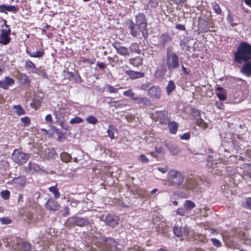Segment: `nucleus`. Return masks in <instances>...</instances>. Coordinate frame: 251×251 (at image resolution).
<instances>
[{
	"label": "nucleus",
	"mask_w": 251,
	"mask_h": 251,
	"mask_svg": "<svg viewBox=\"0 0 251 251\" xmlns=\"http://www.w3.org/2000/svg\"><path fill=\"white\" fill-rule=\"evenodd\" d=\"M90 251H117V244L112 238L104 239L99 236L93 240Z\"/></svg>",
	"instance_id": "f257e3e1"
},
{
	"label": "nucleus",
	"mask_w": 251,
	"mask_h": 251,
	"mask_svg": "<svg viewBox=\"0 0 251 251\" xmlns=\"http://www.w3.org/2000/svg\"><path fill=\"white\" fill-rule=\"evenodd\" d=\"M234 57L238 63L251 59V45L245 42L241 43L234 53Z\"/></svg>",
	"instance_id": "f03ea898"
},
{
	"label": "nucleus",
	"mask_w": 251,
	"mask_h": 251,
	"mask_svg": "<svg viewBox=\"0 0 251 251\" xmlns=\"http://www.w3.org/2000/svg\"><path fill=\"white\" fill-rule=\"evenodd\" d=\"M164 62L170 71L178 68L179 66L178 56L175 53L169 51L167 52V54Z\"/></svg>",
	"instance_id": "7ed1b4c3"
},
{
	"label": "nucleus",
	"mask_w": 251,
	"mask_h": 251,
	"mask_svg": "<svg viewBox=\"0 0 251 251\" xmlns=\"http://www.w3.org/2000/svg\"><path fill=\"white\" fill-rule=\"evenodd\" d=\"M29 157L28 154L23 152L18 149L15 150L12 155V160L20 165L25 163L29 159Z\"/></svg>",
	"instance_id": "20e7f679"
},
{
	"label": "nucleus",
	"mask_w": 251,
	"mask_h": 251,
	"mask_svg": "<svg viewBox=\"0 0 251 251\" xmlns=\"http://www.w3.org/2000/svg\"><path fill=\"white\" fill-rule=\"evenodd\" d=\"M131 33L134 36H136L141 31L143 36L146 33V23L143 21L139 22L137 20V24L130 26Z\"/></svg>",
	"instance_id": "39448f33"
},
{
	"label": "nucleus",
	"mask_w": 251,
	"mask_h": 251,
	"mask_svg": "<svg viewBox=\"0 0 251 251\" xmlns=\"http://www.w3.org/2000/svg\"><path fill=\"white\" fill-rule=\"evenodd\" d=\"M174 233L178 237H188L189 235L190 229L186 225H176L173 229Z\"/></svg>",
	"instance_id": "423d86ee"
},
{
	"label": "nucleus",
	"mask_w": 251,
	"mask_h": 251,
	"mask_svg": "<svg viewBox=\"0 0 251 251\" xmlns=\"http://www.w3.org/2000/svg\"><path fill=\"white\" fill-rule=\"evenodd\" d=\"M169 178L173 185H179L182 184L183 178L181 174L175 170H171L169 173Z\"/></svg>",
	"instance_id": "0eeeda50"
},
{
	"label": "nucleus",
	"mask_w": 251,
	"mask_h": 251,
	"mask_svg": "<svg viewBox=\"0 0 251 251\" xmlns=\"http://www.w3.org/2000/svg\"><path fill=\"white\" fill-rule=\"evenodd\" d=\"M5 25L7 27V29H1V33L0 34V43L4 45L8 44L10 41V38L9 37L10 29L8 28V25L6 24Z\"/></svg>",
	"instance_id": "6e6552de"
},
{
	"label": "nucleus",
	"mask_w": 251,
	"mask_h": 251,
	"mask_svg": "<svg viewBox=\"0 0 251 251\" xmlns=\"http://www.w3.org/2000/svg\"><path fill=\"white\" fill-rule=\"evenodd\" d=\"M148 94L151 98L158 100L161 98V91L159 87L153 86L149 89Z\"/></svg>",
	"instance_id": "1a4fd4ad"
},
{
	"label": "nucleus",
	"mask_w": 251,
	"mask_h": 251,
	"mask_svg": "<svg viewBox=\"0 0 251 251\" xmlns=\"http://www.w3.org/2000/svg\"><path fill=\"white\" fill-rule=\"evenodd\" d=\"M152 116L154 119L159 120L161 124H166L168 121V113L165 111H157Z\"/></svg>",
	"instance_id": "9d476101"
},
{
	"label": "nucleus",
	"mask_w": 251,
	"mask_h": 251,
	"mask_svg": "<svg viewBox=\"0 0 251 251\" xmlns=\"http://www.w3.org/2000/svg\"><path fill=\"white\" fill-rule=\"evenodd\" d=\"M68 222L73 225H75L79 226H84L88 223L86 219L78 217L70 218Z\"/></svg>",
	"instance_id": "9b49d317"
},
{
	"label": "nucleus",
	"mask_w": 251,
	"mask_h": 251,
	"mask_svg": "<svg viewBox=\"0 0 251 251\" xmlns=\"http://www.w3.org/2000/svg\"><path fill=\"white\" fill-rule=\"evenodd\" d=\"M25 170L27 173L33 174L39 172L41 168L38 164L29 162L28 166L25 167Z\"/></svg>",
	"instance_id": "f8f14e48"
},
{
	"label": "nucleus",
	"mask_w": 251,
	"mask_h": 251,
	"mask_svg": "<svg viewBox=\"0 0 251 251\" xmlns=\"http://www.w3.org/2000/svg\"><path fill=\"white\" fill-rule=\"evenodd\" d=\"M104 221L106 225L111 227L116 226L118 223V218L116 216L111 214H108L106 216Z\"/></svg>",
	"instance_id": "ddd939ff"
},
{
	"label": "nucleus",
	"mask_w": 251,
	"mask_h": 251,
	"mask_svg": "<svg viewBox=\"0 0 251 251\" xmlns=\"http://www.w3.org/2000/svg\"><path fill=\"white\" fill-rule=\"evenodd\" d=\"M14 82L13 78L6 76L3 80L0 81V87L4 89H7L9 86L13 85Z\"/></svg>",
	"instance_id": "4468645a"
},
{
	"label": "nucleus",
	"mask_w": 251,
	"mask_h": 251,
	"mask_svg": "<svg viewBox=\"0 0 251 251\" xmlns=\"http://www.w3.org/2000/svg\"><path fill=\"white\" fill-rule=\"evenodd\" d=\"M46 207L50 211H55L60 207V205L55 201L50 199L46 203Z\"/></svg>",
	"instance_id": "2eb2a0df"
},
{
	"label": "nucleus",
	"mask_w": 251,
	"mask_h": 251,
	"mask_svg": "<svg viewBox=\"0 0 251 251\" xmlns=\"http://www.w3.org/2000/svg\"><path fill=\"white\" fill-rule=\"evenodd\" d=\"M26 182V178L25 176L15 177L12 180V183L16 187L24 186Z\"/></svg>",
	"instance_id": "dca6fc26"
},
{
	"label": "nucleus",
	"mask_w": 251,
	"mask_h": 251,
	"mask_svg": "<svg viewBox=\"0 0 251 251\" xmlns=\"http://www.w3.org/2000/svg\"><path fill=\"white\" fill-rule=\"evenodd\" d=\"M127 74L131 79H136L143 77L145 74L141 72H135L132 70H127L126 71Z\"/></svg>",
	"instance_id": "f3484780"
},
{
	"label": "nucleus",
	"mask_w": 251,
	"mask_h": 251,
	"mask_svg": "<svg viewBox=\"0 0 251 251\" xmlns=\"http://www.w3.org/2000/svg\"><path fill=\"white\" fill-rule=\"evenodd\" d=\"M241 72L248 77L251 76V61L247 62L244 64Z\"/></svg>",
	"instance_id": "a211bd4d"
},
{
	"label": "nucleus",
	"mask_w": 251,
	"mask_h": 251,
	"mask_svg": "<svg viewBox=\"0 0 251 251\" xmlns=\"http://www.w3.org/2000/svg\"><path fill=\"white\" fill-rule=\"evenodd\" d=\"M114 48L118 53L123 56L129 55L131 52L130 49L124 47H117L116 46H114Z\"/></svg>",
	"instance_id": "6ab92c4d"
},
{
	"label": "nucleus",
	"mask_w": 251,
	"mask_h": 251,
	"mask_svg": "<svg viewBox=\"0 0 251 251\" xmlns=\"http://www.w3.org/2000/svg\"><path fill=\"white\" fill-rule=\"evenodd\" d=\"M17 8L13 5H0V12L7 13L6 11L12 12H16Z\"/></svg>",
	"instance_id": "aec40b11"
},
{
	"label": "nucleus",
	"mask_w": 251,
	"mask_h": 251,
	"mask_svg": "<svg viewBox=\"0 0 251 251\" xmlns=\"http://www.w3.org/2000/svg\"><path fill=\"white\" fill-rule=\"evenodd\" d=\"M20 80L23 85L27 87L30 86V80L26 74H21L20 75Z\"/></svg>",
	"instance_id": "412c9836"
},
{
	"label": "nucleus",
	"mask_w": 251,
	"mask_h": 251,
	"mask_svg": "<svg viewBox=\"0 0 251 251\" xmlns=\"http://www.w3.org/2000/svg\"><path fill=\"white\" fill-rule=\"evenodd\" d=\"M167 147L170 153L173 155H177L180 152V149L175 144H168Z\"/></svg>",
	"instance_id": "4be33fe9"
},
{
	"label": "nucleus",
	"mask_w": 251,
	"mask_h": 251,
	"mask_svg": "<svg viewBox=\"0 0 251 251\" xmlns=\"http://www.w3.org/2000/svg\"><path fill=\"white\" fill-rule=\"evenodd\" d=\"M132 100L135 101H137V103L139 104L141 103L145 105H150L151 104L150 100L146 97H143L141 98L137 97L132 98Z\"/></svg>",
	"instance_id": "5701e85b"
},
{
	"label": "nucleus",
	"mask_w": 251,
	"mask_h": 251,
	"mask_svg": "<svg viewBox=\"0 0 251 251\" xmlns=\"http://www.w3.org/2000/svg\"><path fill=\"white\" fill-rule=\"evenodd\" d=\"M142 59L138 57L129 60L130 63L135 67H138L142 64Z\"/></svg>",
	"instance_id": "b1692460"
},
{
	"label": "nucleus",
	"mask_w": 251,
	"mask_h": 251,
	"mask_svg": "<svg viewBox=\"0 0 251 251\" xmlns=\"http://www.w3.org/2000/svg\"><path fill=\"white\" fill-rule=\"evenodd\" d=\"M170 132L172 134H175L177 130L178 124L175 122H171L168 124Z\"/></svg>",
	"instance_id": "393cba45"
},
{
	"label": "nucleus",
	"mask_w": 251,
	"mask_h": 251,
	"mask_svg": "<svg viewBox=\"0 0 251 251\" xmlns=\"http://www.w3.org/2000/svg\"><path fill=\"white\" fill-rule=\"evenodd\" d=\"M207 165L209 167L212 169L213 173L216 174L219 176L221 175V173L220 172V171H219L218 169L215 170L216 168H218V167H217V163L216 162V161H214L213 162L208 161L207 163Z\"/></svg>",
	"instance_id": "a878e982"
},
{
	"label": "nucleus",
	"mask_w": 251,
	"mask_h": 251,
	"mask_svg": "<svg viewBox=\"0 0 251 251\" xmlns=\"http://www.w3.org/2000/svg\"><path fill=\"white\" fill-rule=\"evenodd\" d=\"M197 185V182L195 179L189 178L187 180L186 187L188 189H193Z\"/></svg>",
	"instance_id": "bb28decb"
},
{
	"label": "nucleus",
	"mask_w": 251,
	"mask_h": 251,
	"mask_svg": "<svg viewBox=\"0 0 251 251\" xmlns=\"http://www.w3.org/2000/svg\"><path fill=\"white\" fill-rule=\"evenodd\" d=\"M184 206L186 211L189 212L191 211L193 208H194L195 204L193 201L187 200L184 203Z\"/></svg>",
	"instance_id": "cd10ccee"
},
{
	"label": "nucleus",
	"mask_w": 251,
	"mask_h": 251,
	"mask_svg": "<svg viewBox=\"0 0 251 251\" xmlns=\"http://www.w3.org/2000/svg\"><path fill=\"white\" fill-rule=\"evenodd\" d=\"M60 156L62 161L66 163L70 162L72 159L71 156L65 152L61 153Z\"/></svg>",
	"instance_id": "c85d7f7f"
},
{
	"label": "nucleus",
	"mask_w": 251,
	"mask_h": 251,
	"mask_svg": "<svg viewBox=\"0 0 251 251\" xmlns=\"http://www.w3.org/2000/svg\"><path fill=\"white\" fill-rule=\"evenodd\" d=\"M175 87L176 86L174 82L173 81L170 80L166 87V90L168 95H170L175 89Z\"/></svg>",
	"instance_id": "c756f323"
},
{
	"label": "nucleus",
	"mask_w": 251,
	"mask_h": 251,
	"mask_svg": "<svg viewBox=\"0 0 251 251\" xmlns=\"http://www.w3.org/2000/svg\"><path fill=\"white\" fill-rule=\"evenodd\" d=\"M21 249L24 251H28L31 249L30 244L27 242H23L20 244Z\"/></svg>",
	"instance_id": "7c9ffc66"
},
{
	"label": "nucleus",
	"mask_w": 251,
	"mask_h": 251,
	"mask_svg": "<svg viewBox=\"0 0 251 251\" xmlns=\"http://www.w3.org/2000/svg\"><path fill=\"white\" fill-rule=\"evenodd\" d=\"M14 108L17 115L20 116L25 114V110L20 105H14Z\"/></svg>",
	"instance_id": "2f4dec72"
},
{
	"label": "nucleus",
	"mask_w": 251,
	"mask_h": 251,
	"mask_svg": "<svg viewBox=\"0 0 251 251\" xmlns=\"http://www.w3.org/2000/svg\"><path fill=\"white\" fill-rule=\"evenodd\" d=\"M49 190L53 193L55 198H58L60 197V194L56 188V186L50 187L49 188Z\"/></svg>",
	"instance_id": "473e14b6"
},
{
	"label": "nucleus",
	"mask_w": 251,
	"mask_h": 251,
	"mask_svg": "<svg viewBox=\"0 0 251 251\" xmlns=\"http://www.w3.org/2000/svg\"><path fill=\"white\" fill-rule=\"evenodd\" d=\"M25 66L27 69H31L32 70H35L37 68L35 64L30 60H26L25 61Z\"/></svg>",
	"instance_id": "72a5a7b5"
},
{
	"label": "nucleus",
	"mask_w": 251,
	"mask_h": 251,
	"mask_svg": "<svg viewBox=\"0 0 251 251\" xmlns=\"http://www.w3.org/2000/svg\"><path fill=\"white\" fill-rule=\"evenodd\" d=\"M88 123L95 125L98 122V119L94 116H90L86 119Z\"/></svg>",
	"instance_id": "f704fd0d"
},
{
	"label": "nucleus",
	"mask_w": 251,
	"mask_h": 251,
	"mask_svg": "<svg viewBox=\"0 0 251 251\" xmlns=\"http://www.w3.org/2000/svg\"><path fill=\"white\" fill-rule=\"evenodd\" d=\"M109 128L107 131L108 136L111 139H114V131H116V129L114 128H112L110 126H109Z\"/></svg>",
	"instance_id": "c9c22d12"
},
{
	"label": "nucleus",
	"mask_w": 251,
	"mask_h": 251,
	"mask_svg": "<svg viewBox=\"0 0 251 251\" xmlns=\"http://www.w3.org/2000/svg\"><path fill=\"white\" fill-rule=\"evenodd\" d=\"M244 175L251 177V164L247 165L244 171Z\"/></svg>",
	"instance_id": "e433bc0d"
},
{
	"label": "nucleus",
	"mask_w": 251,
	"mask_h": 251,
	"mask_svg": "<svg viewBox=\"0 0 251 251\" xmlns=\"http://www.w3.org/2000/svg\"><path fill=\"white\" fill-rule=\"evenodd\" d=\"M31 71L33 73H36L45 78H47V75L44 71L39 70L37 68L35 70H32Z\"/></svg>",
	"instance_id": "4c0bfd02"
},
{
	"label": "nucleus",
	"mask_w": 251,
	"mask_h": 251,
	"mask_svg": "<svg viewBox=\"0 0 251 251\" xmlns=\"http://www.w3.org/2000/svg\"><path fill=\"white\" fill-rule=\"evenodd\" d=\"M28 53L31 57H40L42 56L43 54V52L41 51H37L33 52V53L28 52Z\"/></svg>",
	"instance_id": "58836bf2"
},
{
	"label": "nucleus",
	"mask_w": 251,
	"mask_h": 251,
	"mask_svg": "<svg viewBox=\"0 0 251 251\" xmlns=\"http://www.w3.org/2000/svg\"><path fill=\"white\" fill-rule=\"evenodd\" d=\"M83 121V119L79 117H75L72 119L70 121V124L73 125L75 124H78Z\"/></svg>",
	"instance_id": "ea45409f"
},
{
	"label": "nucleus",
	"mask_w": 251,
	"mask_h": 251,
	"mask_svg": "<svg viewBox=\"0 0 251 251\" xmlns=\"http://www.w3.org/2000/svg\"><path fill=\"white\" fill-rule=\"evenodd\" d=\"M1 197L4 200H8L10 197V192L8 190H4L0 193Z\"/></svg>",
	"instance_id": "a19ab883"
},
{
	"label": "nucleus",
	"mask_w": 251,
	"mask_h": 251,
	"mask_svg": "<svg viewBox=\"0 0 251 251\" xmlns=\"http://www.w3.org/2000/svg\"><path fill=\"white\" fill-rule=\"evenodd\" d=\"M188 213L185 208H178L176 210V213L180 216H185Z\"/></svg>",
	"instance_id": "79ce46f5"
},
{
	"label": "nucleus",
	"mask_w": 251,
	"mask_h": 251,
	"mask_svg": "<svg viewBox=\"0 0 251 251\" xmlns=\"http://www.w3.org/2000/svg\"><path fill=\"white\" fill-rule=\"evenodd\" d=\"M106 89L107 91L110 93H116L118 92V89L114 88V87L107 84L106 85Z\"/></svg>",
	"instance_id": "37998d69"
},
{
	"label": "nucleus",
	"mask_w": 251,
	"mask_h": 251,
	"mask_svg": "<svg viewBox=\"0 0 251 251\" xmlns=\"http://www.w3.org/2000/svg\"><path fill=\"white\" fill-rule=\"evenodd\" d=\"M109 104L111 106L114 107H122L123 104L118 101H111L109 102Z\"/></svg>",
	"instance_id": "c03bdc74"
},
{
	"label": "nucleus",
	"mask_w": 251,
	"mask_h": 251,
	"mask_svg": "<svg viewBox=\"0 0 251 251\" xmlns=\"http://www.w3.org/2000/svg\"><path fill=\"white\" fill-rule=\"evenodd\" d=\"M216 95L220 100L224 101L226 99V96L224 92L218 93L216 94Z\"/></svg>",
	"instance_id": "a18cd8bd"
},
{
	"label": "nucleus",
	"mask_w": 251,
	"mask_h": 251,
	"mask_svg": "<svg viewBox=\"0 0 251 251\" xmlns=\"http://www.w3.org/2000/svg\"><path fill=\"white\" fill-rule=\"evenodd\" d=\"M213 9L215 11V13L219 14L221 12V9L219 6V5L216 3L213 4Z\"/></svg>",
	"instance_id": "49530a36"
},
{
	"label": "nucleus",
	"mask_w": 251,
	"mask_h": 251,
	"mask_svg": "<svg viewBox=\"0 0 251 251\" xmlns=\"http://www.w3.org/2000/svg\"><path fill=\"white\" fill-rule=\"evenodd\" d=\"M139 160L143 163H146L149 161L148 158L144 154H141L139 157Z\"/></svg>",
	"instance_id": "de8ad7c7"
},
{
	"label": "nucleus",
	"mask_w": 251,
	"mask_h": 251,
	"mask_svg": "<svg viewBox=\"0 0 251 251\" xmlns=\"http://www.w3.org/2000/svg\"><path fill=\"white\" fill-rule=\"evenodd\" d=\"M213 244L216 247L218 248L222 246L221 242L218 239L212 238L211 239Z\"/></svg>",
	"instance_id": "09e8293b"
},
{
	"label": "nucleus",
	"mask_w": 251,
	"mask_h": 251,
	"mask_svg": "<svg viewBox=\"0 0 251 251\" xmlns=\"http://www.w3.org/2000/svg\"><path fill=\"white\" fill-rule=\"evenodd\" d=\"M21 121L24 123L25 126H28L30 124V120L27 117L21 118Z\"/></svg>",
	"instance_id": "8fccbe9b"
},
{
	"label": "nucleus",
	"mask_w": 251,
	"mask_h": 251,
	"mask_svg": "<svg viewBox=\"0 0 251 251\" xmlns=\"http://www.w3.org/2000/svg\"><path fill=\"white\" fill-rule=\"evenodd\" d=\"M215 106L216 107L220 109H225V105L224 103L220 101H216L215 102Z\"/></svg>",
	"instance_id": "3c124183"
},
{
	"label": "nucleus",
	"mask_w": 251,
	"mask_h": 251,
	"mask_svg": "<svg viewBox=\"0 0 251 251\" xmlns=\"http://www.w3.org/2000/svg\"><path fill=\"white\" fill-rule=\"evenodd\" d=\"M123 95L131 97L132 98H133V97L134 96V93L132 92L131 90H128L126 91H125L123 93Z\"/></svg>",
	"instance_id": "603ef678"
},
{
	"label": "nucleus",
	"mask_w": 251,
	"mask_h": 251,
	"mask_svg": "<svg viewBox=\"0 0 251 251\" xmlns=\"http://www.w3.org/2000/svg\"><path fill=\"white\" fill-rule=\"evenodd\" d=\"M149 4L153 7H155L158 5V2L157 0H147Z\"/></svg>",
	"instance_id": "864d4df0"
},
{
	"label": "nucleus",
	"mask_w": 251,
	"mask_h": 251,
	"mask_svg": "<svg viewBox=\"0 0 251 251\" xmlns=\"http://www.w3.org/2000/svg\"><path fill=\"white\" fill-rule=\"evenodd\" d=\"M246 207L247 208L251 209V198H248L246 201Z\"/></svg>",
	"instance_id": "5fc2aeb1"
},
{
	"label": "nucleus",
	"mask_w": 251,
	"mask_h": 251,
	"mask_svg": "<svg viewBox=\"0 0 251 251\" xmlns=\"http://www.w3.org/2000/svg\"><path fill=\"white\" fill-rule=\"evenodd\" d=\"M194 238L196 240H199L202 242H205L204 237L202 235H197V236H195Z\"/></svg>",
	"instance_id": "6e6d98bb"
},
{
	"label": "nucleus",
	"mask_w": 251,
	"mask_h": 251,
	"mask_svg": "<svg viewBox=\"0 0 251 251\" xmlns=\"http://www.w3.org/2000/svg\"><path fill=\"white\" fill-rule=\"evenodd\" d=\"M45 120L47 122L51 123L52 122V116L50 114L46 115L45 117Z\"/></svg>",
	"instance_id": "4d7b16f0"
},
{
	"label": "nucleus",
	"mask_w": 251,
	"mask_h": 251,
	"mask_svg": "<svg viewBox=\"0 0 251 251\" xmlns=\"http://www.w3.org/2000/svg\"><path fill=\"white\" fill-rule=\"evenodd\" d=\"M157 170L163 174L166 173L168 170V168L167 167H159L157 168Z\"/></svg>",
	"instance_id": "13d9d810"
},
{
	"label": "nucleus",
	"mask_w": 251,
	"mask_h": 251,
	"mask_svg": "<svg viewBox=\"0 0 251 251\" xmlns=\"http://www.w3.org/2000/svg\"><path fill=\"white\" fill-rule=\"evenodd\" d=\"M0 221L2 223L4 224H9L10 223V220L7 218H0Z\"/></svg>",
	"instance_id": "bf43d9fd"
},
{
	"label": "nucleus",
	"mask_w": 251,
	"mask_h": 251,
	"mask_svg": "<svg viewBox=\"0 0 251 251\" xmlns=\"http://www.w3.org/2000/svg\"><path fill=\"white\" fill-rule=\"evenodd\" d=\"M190 137V134L188 133H185L182 135L181 137V139L182 140H188Z\"/></svg>",
	"instance_id": "052dcab7"
},
{
	"label": "nucleus",
	"mask_w": 251,
	"mask_h": 251,
	"mask_svg": "<svg viewBox=\"0 0 251 251\" xmlns=\"http://www.w3.org/2000/svg\"><path fill=\"white\" fill-rule=\"evenodd\" d=\"M149 87V84L148 83L144 84L142 85L141 88L142 90H147Z\"/></svg>",
	"instance_id": "680f3d73"
},
{
	"label": "nucleus",
	"mask_w": 251,
	"mask_h": 251,
	"mask_svg": "<svg viewBox=\"0 0 251 251\" xmlns=\"http://www.w3.org/2000/svg\"><path fill=\"white\" fill-rule=\"evenodd\" d=\"M3 241L4 243L5 244L6 246H8L9 243V239L8 238L5 237V238H3Z\"/></svg>",
	"instance_id": "e2e57ef3"
},
{
	"label": "nucleus",
	"mask_w": 251,
	"mask_h": 251,
	"mask_svg": "<svg viewBox=\"0 0 251 251\" xmlns=\"http://www.w3.org/2000/svg\"><path fill=\"white\" fill-rule=\"evenodd\" d=\"M56 132L58 134V140L59 141H62L61 139L62 138V136H63L62 134L60 132H59L58 129L56 130Z\"/></svg>",
	"instance_id": "0e129e2a"
},
{
	"label": "nucleus",
	"mask_w": 251,
	"mask_h": 251,
	"mask_svg": "<svg viewBox=\"0 0 251 251\" xmlns=\"http://www.w3.org/2000/svg\"><path fill=\"white\" fill-rule=\"evenodd\" d=\"M176 27L177 28V29H179L180 30H184L185 29V27L184 25H176Z\"/></svg>",
	"instance_id": "69168bd1"
},
{
	"label": "nucleus",
	"mask_w": 251,
	"mask_h": 251,
	"mask_svg": "<svg viewBox=\"0 0 251 251\" xmlns=\"http://www.w3.org/2000/svg\"><path fill=\"white\" fill-rule=\"evenodd\" d=\"M77 204L78 202L76 201H74L71 202L70 205L72 207H75Z\"/></svg>",
	"instance_id": "338daca9"
},
{
	"label": "nucleus",
	"mask_w": 251,
	"mask_h": 251,
	"mask_svg": "<svg viewBox=\"0 0 251 251\" xmlns=\"http://www.w3.org/2000/svg\"><path fill=\"white\" fill-rule=\"evenodd\" d=\"M134 251H144V250L140 247H135Z\"/></svg>",
	"instance_id": "774afa93"
}]
</instances>
